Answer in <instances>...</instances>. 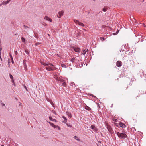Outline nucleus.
Segmentation results:
<instances>
[{
  "label": "nucleus",
  "mask_w": 146,
  "mask_h": 146,
  "mask_svg": "<svg viewBox=\"0 0 146 146\" xmlns=\"http://www.w3.org/2000/svg\"><path fill=\"white\" fill-rule=\"evenodd\" d=\"M41 64L46 66V69L48 71L54 70L55 69V67L52 64L48 63H45L44 62H41Z\"/></svg>",
  "instance_id": "f257e3e1"
},
{
  "label": "nucleus",
  "mask_w": 146,
  "mask_h": 146,
  "mask_svg": "<svg viewBox=\"0 0 146 146\" xmlns=\"http://www.w3.org/2000/svg\"><path fill=\"white\" fill-rule=\"evenodd\" d=\"M54 78H55L57 80L60 81V82H63L62 85L63 86L66 87V80H67L68 82V79L67 78H65L64 79H62L59 78L58 75L55 74L54 75Z\"/></svg>",
  "instance_id": "f03ea898"
},
{
  "label": "nucleus",
  "mask_w": 146,
  "mask_h": 146,
  "mask_svg": "<svg viewBox=\"0 0 146 146\" xmlns=\"http://www.w3.org/2000/svg\"><path fill=\"white\" fill-rule=\"evenodd\" d=\"M117 134L119 138L121 139L125 138L127 137V135L125 133H120L119 132H117Z\"/></svg>",
  "instance_id": "7ed1b4c3"
},
{
  "label": "nucleus",
  "mask_w": 146,
  "mask_h": 146,
  "mask_svg": "<svg viewBox=\"0 0 146 146\" xmlns=\"http://www.w3.org/2000/svg\"><path fill=\"white\" fill-rule=\"evenodd\" d=\"M117 66L118 67H120L122 65V63L120 61H117L116 63Z\"/></svg>",
  "instance_id": "20e7f679"
},
{
  "label": "nucleus",
  "mask_w": 146,
  "mask_h": 146,
  "mask_svg": "<svg viewBox=\"0 0 146 146\" xmlns=\"http://www.w3.org/2000/svg\"><path fill=\"white\" fill-rule=\"evenodd\" d=\"M73 49L74 50L75 52H80V49L78 48V47L75 46L74 47Z\"/></svg>",
  "instance_id": "39448f33"
},
{
  "label": "nucleus",
  "mask_w": 146,
  "mask_h": 146,
  "mask_svg": "<svg viewBox=\"0 0 146 146\" xmlns=\"http://www.w3.org/2000/svg\"><path fill=\"white\" fill-rule=\"evenodd\" d=\"M106 126L109 131L110 132L111 131L112 129L111 127L108 123H106Z\"/></svg>",
  "instance_id": "423d86ee"
},
{
  "label": "nucleus",
  "mask_w": 146,
  "mask_h": 146,
  "mask_svg": "<svg viewBox=\"0 0 146 146\" xmlns=\"http://www.w3.org/2000/svg\"><path fill=\"white\" fill-rule=\"evenodd\" d=\"M64 11H62L60 12H58V15L57 16V17L59 18H60L63 15Z\"/></svg>",
  "instance_id": "0eeeda50"
},
{
  "label": "nucleus",
  "mask_w": 146,
  "mask_h": 146,
  "mask_svg": "<svg viewBox=\"0 0 146 146\" xmlns=\"http://www.w3.org/2000/svg\"><path fill=\"white\" fill-rule=\"evenodd\" d=\"M44 19H46L47 21H48L50 22H52V20L50 18H49L47 16H45L44 17Z\"/></svg>",
  "instance_id": "6e6552de"
},
{
  "label": "nucleus",
  "mask_w": 146,
  "mask_h": 146,
  "mask_svg": "<svg viewBox=\"0 0 146 146\" xmlns=\"http://www.w3.org/2000/svg\"><path fill=\"white\" fill-rule=\"evenodd\" d=\"M48 123H49L50 124V125L52 127H54V128H57V127H58L57 126L55 125H54V124L53 123H51V122H48Z\"/></svg>",
  "instance_id": "1a4fd4ad"
},
{
  "label": "nucleus",
  "mask_w": 146,
  "mask_h": 146,
  "mask_svg": "<svg viewBox=\"0 0 146 146\" xmlns=\"http://www.w3.org/2000/svg\"><path fill=\"white\" fill-rule=\"evenodd\" d=\"M119 125L121 127H125V125L121 122L119 123Z\"/></svg>",
  "instance_id": "9d476101"
},
{
  "label": "nucleus",
  "mask_w": 146,
  "mask_h": 146,
  "mask_svg": "<svg viewBox=\"0 0 146 146\" xmlns=\"http://www.w3.org/2000/svg\"><path fill=\"white\" fill-rule=\"evenodd\" d=\"M49 119L53 121L56 122V120L54 119H53L52 117L50 116L49 117Z\"/></svg>",
  "instance_id": "9b49d317"
},
{
  "label": "nucleus",
  "mask_w": 146,
  "mask_h": 146,
  "mask_svg": "<svg viewBox=\"0 0 146 146\" xmlns=\"http://www.w3.org/2000/svg\"><path fill=\"white\" fill-rule=\"evenodd\" d=\"M9 76H10V78L12 82V83H14V80L13 78V76L11 74H10Z\"/></svg>",
  "instance_id": "f8f14e48"
},
{
  "label": "nucleus",
  "mask_w": 146,
  "mask_h": 146,
  "mask_svg": "<svg viewBox=\"0 0 146 146\" xmlns=\"http://www.w3.org/2000/svg\"><path fill=\"white\" fill-rule=\"evenodd\" d=\"M88 51V49H85V50H84L82 53V54L83 55H85L86 54V52Z\"/></svg>",
  "instance_id": "ddd939ff"
},
{
  "label": "nucleus",
  "mask_w": 146,
  "mask_h": 146,
  "mask_svg": "<svg viewBox=\"0 0 146 146\" xmlns=\"http://www.w3.org/2000/svg\"><path fill=\"white\" fill-rule=\"evenodd\" d=\"M66 114L70 118H71L72 117V115H71L70 113L69 112H67Z\"/></svg>",
  "instance_id": "4468645a"
},
{
  "label": "nucleus",
  "mask_w": 146,
  "mask_h": 146,
  "mask_svg": "<svg viewBox=\"0 0 146 146\" xmlns=\"http://www.w3.org/2000/svg\"><path fill=\"white\" fill-rule=\"evenodd\" d=\"M107 10V8L106 7H104L102 9V11L104 12H106Z\"/></svg>",
  "instance_id": "2eb2a0df"
},
{
  "label": "nucleus",
  "mask_w": 146,
  "mask_h": 146,
  "mask_svg": "<svg viewBox=\"0 0 146 146\" xmlns=\"http://www.w3.org/2000/svg\"><path fill=\"white\" fill-rule=\"evenodd\" d=\"M61 66L62 67L64 68H66L67 67V66L64 64H62Z\"/></svg>",
  "instance_id": "dca6fc26"
},
{
  "label": "nucleus",
  "mask_w": 146,
  "mask_h": 146,
  "mask_svg": "<svg viewBox=\"0 0 146 146\" xmlns=\"http://www.w3.org/2000/svg\"><path fill=\"white\" fill-rule=\"evenodd\" d=\"M75 58L74 57L73 58L71 59L70 62H72V63H74L75 62Z\"/></svg>",
  "instance_id": "f3484780"
},
{
  "label": "nucleus",
  "mask_w": 146,
  "mask_h": 146,
  "mask_svg": "<svg viewBox=\"0 0 146 146\" xmlns=\"http://www.w3.org/2000/svg\"><path fill=\"white\" fill-rule=\"evenodd\" d=\"M21 40L22 41V42H23L24 43H25V39L23 37H21Z\"/></svg>",
  "instance_id": "a211bd4d"
},
{
  "label": "nucleus",
  "mask_w": 146,
  "mask_h": 146,
  "mask_svg": "<svg viewBox=\"0 0 146 146\" xmlns=\"http://www.w3.org/2000/svg\"><path fill=\"white\" fill-rule=\"evenodd\" d=\"M85 109L88 110H91V108L88 106H86L85 107Z\"/></svg>",
  "instance_id": "6ab92c4d"
},
{
  "label": "nucleus",
  "mask_w": 146,
  "mask_h": 146,
  "mask_svg": "<svg viewBox=\"0 0 146 146\" xmlns=\"http://www.w3.org/2000/svg\"><path fill=\"white\" fill-rule=\"evenodd\" d=\"M78 24L84 27V24L82 23L79 22Z\"/></svg>",
  "instance_id": "aec40b11"
},
{
  "label": "nucleus",
  "mask_w": 146,
  "mask_h": 146,
  "mask_svg": "<svg viewBox=\"0 0 146 146\" xmlns=\"http://www.w3.org/2000/svg\"><path fill=\"white\" fill-rule=\"evenodd\" d=\"M7 1H3V2H2V4H3V5H6V4H7Z\"/></svg>",
  "instance_id": "412c9836"
},
{
  "label": "nucleus",
  "mask_w": 146,
  "mask_h": 146,
  "mask_svg": "<svg viewBox=\"0 0 146 146\" xmlns=\"http://www.w3.org/2000/svg\"><path fill=\"white\" fill-rule=\"evenodd\" d=\"M74 22L78 24V23H79V21H78V20H74Z\"/></svg>",
  "instance_id": "4be33fe9"
},
{
  "label": "nucleus",
  "mask_w": 146,
  "mask_h": 146,
  "mask_svg": "<svg viewBox=\"0 0 146 146\" xmlns=\"http://www.w3.org/2000/svg\"><path fill=\"white\" fill-rule=\"evenodd\" d=\"M100 39V40L102 41H103L104 40V38L103 37H101Z\"/></svg>",
  "instance_id": "5701e85b"
},
{
  "label": "nucleus",
  "mask_w": 146,
  "mask_h": 146,
  "mask_svg": "<svg viewBox=\"0 0 146 146\" xmlns=\"http://www.w3.org/2000/svg\"><path fill=\"white\" fill-rule=\"evenodd\" d=\"M93 130L95 132H97L98 131V129L96 127H95L93 129Z\"/></svg>",
  "instance_id": "b1692460"
},
{
  "label": "nucleus",
  "mask_w": 146,
  "mask_h": 146,
  "mask_svg": "<svg viewBox=\"0 0 146 146\" xmlns=\"http://www.w3.org/2000/svg\"><path fill=\"white\" fill-rule=\"evenodd\" d=\"M95 127L94 125H92L90 127L93 129H94Z\"/></svg>",
  "instance_id": "393cba45"
},
{
  "label": "nucleus",
  "mask_w": 146,
  "mask_h": 146,
  "mask_svg": "<svg viewBox=\"0 0 146 146\" xmlns=\"http://www.w3.org/2000/svg\"><path fill=\"white\" fill-rule=\"evenodd\" d=\"M10 56L11 58V59L12 60V62H13V57H12V56L10 54Z\"/></svg>",
  "instance_id": "a878e982"
},
{
  "label": "nucleus",
  "mask_w": 146,
  "mask_h": 146,
  "mask_svg": "<svg viewBox=\"0 0 146 146\" xmlns=\"http://www.w3.org/2000/svg\"><path fill=\"white\" fill-rule=\"evenodd\" d=\"M52 113H53L54 114H56V112H55V111L54 110H52Z\"/></svg>",
  "instance_id": "bb28decb"
},
{
  "label": "nucleus",
  "mask_w": 146,
  "mask_h": 146,
  "mask_svg": "<svg viewBox=\"0 0 146 146\" xmlns=\"http://www.w3.org/2000/svg\"><path fill=\"white\" fill-rule=\"evenodd\" d=\"M113 121L115 122H117V119L115 118L113 119Z\"/></svg>",
  "instance_id": "cd10ccee"
},
{
  "label": "nucleus",
  "mask_w": 146,
  "mask_h": 146,
  "mask_svg": "<svg viewBox=\"0 0 146 146\" xmlns=\"http://www.w3.org/2000/svg\"><path fill=\"white\" fill-rule=\"evenodd\" d=\"M114 124H115V125H116V126L118 127V125L117 123H114Z\"/></svg>",
  "instance_id": "c85d7f7f"
},
{
  "label": "nucleus",
  "mask_w": 146,
  "mask_h": 146,
  "mask_svg": "<svg viewBox=\"0 0 146 146\" xmlns=\"http://www.w3.org/2000/svg\"><path fill=\"white\" fill-rule=\"evenodd\" d=\"M62 117H63V118L64 119V120H67V119L65 117H64V116H63Z\"/></svg>",
  "instance_id": "c756f323"
},
{
  "label": "nucleus",
  "mask_w": 146,
  "mask_h": 146,
  "mask_svg": "<svg viewBox=\"0 0 146 146\" xmlns=\"http://www.w3.org/2000/svg\"><path fill=\"white\" fill-rule=\"evenodd\" d=\"M40 44V43L39 42H37L35 44V45L37 46V45H38Z\"/></svg>",
  "instance_id": "7c9ffc66"
},
{
  "label": "nucleus",
  "mask_w": 146,
  "mask_h": 146,
  "mask_svg": "<svg viewBox=\"0 0 146 146\" xmlns=\"http://www.w3.org/2000/svg\"><path fill=\"white\" fill-rule=\"evenodd\" d=\"M1 104L2 105V106H4L5 105V104L3 103H1Z\"/></svg>",
  "instance_id": "2f4dec72"
},
{
  "label": "nucleus",
  "mask_w": 146,
  "mask_h": 146,
  "mask_svg": "<svg viewBox=\"0 0 146 146\" xmlns=\"http://www.w3.org/2000/svg\"><path fill=\"white\" fill-rule=\"evenodd\" d=\"M11 0H7V4L10 2V1H11Z\"/></svg>",
  "instance_id": "473e14b6"
},
{
  "label": "nucleus",
  "mask_w": 146,
  "mask_h": 146,
  "mask_svg": "<svg viewBox=\"0 0 146 146\" xmlns=\"http://www.w3.org/2000/svg\"><path fill=\"white\" fill-rule=\"evenodd\" d=\"M24 28L25 29H26L27 28H29V27L27 26H25V25H24Z\"/></svg>",
  "instance_id": "72a5a7b5"
},
{
  "label": "nucleus",
  "mask_w": 146,
  "mask_h": 146,
  "mask_svg": "<svg viewBox=\"0 0 146 146\" xmlns=\"http://www.w3.org/2000/svg\"><path fill=\"white\" fill-rule=\"evenodd\" d=\"M67 121V120H64V121H63V122L64 123H66Z\"/></svg>",
  "instance_id": "f704fd0d"
},
{
  "label": "nucleus",
  "mask_w": 146,
  "mask_h": 146,
  "mask_svg": "<svg viewBox=\"0 0 146 146\" xmlns=\"http://www.w3.org/2000/svg\"><path fill=\"white\" fill-rule=\"evenodd\" d=\"M74 84V82H72L71 83V85L72 86H73V85Z\"/></svg>",
  "instance_id": "c9c22d12"
},
{
  "label": "nucleus",
  "mask_w": 146,
  "mask_h": 146,
  "mask_svg": "<svg viewBox=\"0 0 146 146\" xmlns=\"http://www.w3.org/2000/svg\"><path fill=\"white\" fill-rule=\"evenodd\" d=\"M66 125H67L68 126V127H71V125H68V124H66Z\"/></svg>",
  "instance_id": "e433bc0d"
},
{
  "label": "nucleus",
  "mask_w": 146,
  "mask_h": 146,
  "mask_svg": "<svg viewBox=\"0 0 146 146\" xmlns=\"http://www.w3.org/2000/svg\"><path fill=\"white\" fill-rule=\"evenodd\" d=\"M15 54L16 55L18 53L17 51H15Z\"/></svg>",
  "instance_id": "4c0bfd02"
},
{
  "label": "nucleus",
  "mask_w": 146,
  "mask_h": 146,
  "mask_svg": "<svg viewBox=\"0 0 146 146\" xmlns=\"http://www.w3.org/2000/svg\"><path fill=\"white\" fill-rule=\"evenodd\" d=\"M25 52H26V53L27 54H28V51L25 50Z\"/></svg>",
  "instance_id": "58836bf2"
},
{
  "label": "nucleus",
  "mask_w": 146,
  "mask_h": 146,
  "mask_svg": "<svg viewBox=\"0 0 146 146\" xmlns=\"http://www.w3.org/2000/svg\"><path fill=\"white\" fill-rule=\"evenodd\" d=\"M2 49V48H0V55H1V52Z\"/></svg>",
  "instance_id": "ea45409f"
},
{
  "label": "nucleus",
  "mask_w": 146,
  "mask_h": 146,
  "mask_svg": "<svg viewBox=\"0 0 146 146\" xmlns=\"http://www.w3.org/2000/svg\"><path fill=\"white\" fill-rule=\"evenodd\" d=\"M24 87L26 89V90L27 91V88L25 86V85H24Z\"/></svg>",
  "instance_id": "a19ab883"
},
{
  "label": "nucleus",
  "mask_w": 146,
  "mask_h": 146,
  "mask_svg": "<svg viewBox=\"0 0 146 146\" xmlns=\"http://www.w3.org/2000/svg\"><path fill=\"white\" fill-rule=\"evenodd\" d=\"M117 33H113V35H116V34H117Z\"/></svg>",
  "instance_id": "79ce46f5"
},
{
  "label": "nucleus",
  "mask_w": 146,
  "mask_h": 146,
  "mask_svg": "<svg viewBox=\"0 0 146 146\" xmlns=\"http://www.w3.org/2000/svg\"><path fill=\"white\" fill-rule=\"evenodd\" d=\"M74 138H75V139H76V140H77V139H76V138H77V137L76 136H74Z\"/></svg>",
  "instance_id": "37998d69"
},
{
  "label": "nucleus",
  "mask_w": 146,
  "mask_h": 146,
  "mask_svg": "<svg viewBox=\"0 0 146 146\" xmlns=\"http://www.w3.org/2000/svg\"><path fill=\"white\" fill-rule=\"evenodd\" d=\"M57 127H58V129H59V130H60V128L59 127H58V126H57Z\"/></svg>",
  "instance_id": "c03bdc74"
},
{
  "label": "nucleus",
  "mask_w": 146,
  "mask_h": 146,
  "mask_svg": "<svg viewBox=\"0 0 146 146\" xmlns=\"http://www.w3.org/2000/svg\"><path fill=\"white\" fill-rule=\"evenodd\" d=\"M13 85H14V86H15V83H14H14H13Z\"/></svg>",
  "instance_id": "a18cd8bd"
},
{
  "label": "nucleus",
  "mask_w": 146,
  "mask_h": 146,
  "mask_svg": "<svg viewBox=\"0 0 146 146\" xmlns=\"http://www.w3.org/2000/svg\"><path fill=\"white\" fill-rule=\"evenodd\" d=\"M0 58L1 59V60H2V58L1 56V55H0Z\"/></svg>",
  "instance_id": "49530a36"
},
{
  "label": "nucleus",
  "mask_w": 146,
  "mask_h": 146,
  "mask_svg": "<svg viewBox=\"0 0 146 146\" xmlns=\"http://www.w3.org/2000/svg\"><path fill=\"white\" fill-rule=\"evenodd\" d=\"M0 58L1 59V60H2V58L1 56V55H0Z\"/></svg>",
  "instance_id": "de8ad7c7"
},
{
  "label": "nucleus",
  "mask_w": 146,
  "mask_h": 146,
  "mask_svg": "<svg viewBox=\"0 0 146 146\" xmlns=\"http://www.w3.org/2000/svg\"><path fill=\"white\" fill-rule=\"evenodd\" d=\"M2 5H3V4H2V3H1V4H0V7Z\"/></svg>",
  "instance_id": "09e8293b"
},
{
  "label": "nucleus",
  "mask_w": 146,
  "mask_h": 146,
  "mask_svg": "<svg viewBox=\"0 0 146 146\" xmlns=\"http://www.w3.org/2000/svg\"><path fill=\"white\" fill-rule=\"evenodd\" d=\"M48 36H50V35L49 34H48Z\"/></svg>",
  "instance_id": "8fccbe9b"
},
{
  "label": "nucleus",
  "mask_w": 146,
  "mask_h": 146,
  "mask_svg": "<svg viewBox=\"0 0 146 146\" xmlns=\"http://www.w3.org/2000/svg\"><path fill=\"white\" fill-rule=\"evenodd\" d=\"M91 96H93V95H91Z\"/></svg>",
  "instance_id": "3c124183"
},
{
  "label": "nucleus",
  "mask_w": 146,
  "mask_h": 146,
  "mask_svg": "<svg viewBox=\"0 0 146 146\" xmlns=\"http://www.w3.org/2000/svg\"><path fill=\"white\" fill-rule=\"evenodd\" d=\"M1 146H4L3 145H2Z\"/></svg>",
  "instance_id": "603ef678"
},
{
  "label": "nucleus",
  "mask_w": 146,
  "mask_h": 146,
  "mask_svg": "<svg viewBox=\"0 0 146 146\" xmlns=\"http://www.w3.org/2000/svg\"><path fill=\"white\" fill-rule=\"evenodd\" d=\"M16 99L17 100V98H16Z\"/></svg>",
  "instance_id": "864d4df0"
},
{
  "label": "nucleus",
  "mask_w": 146,
  "mask_h": 146,
  "mask_svg": "<svg viewBox=\"0 0 146 146\" xmlns=\"http://www.w3.org/2000/svg\"><path fill=\"white\" fill-rule=\"evenodd\" d=\"M93 1H95V0H93Z\"/></svg>",
  "instance_id": "5fc2aeb1"
}]
</instances>
